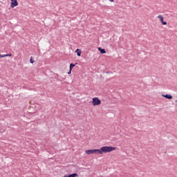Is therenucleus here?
I'll return each instance as SVG.
<instances>
[{
  "label": "nucleus",
  "mask_w": 177,
  "mask_h": 177,
  "mask_svg": "<svg viewBox=\"0 0 177 177\" xmlns=\"http://www.w3.org/2000/svg\"><path fill=\"white\" fill-rule=\"evenodd\" d=\"M101 153L99 154H103V153H110L111 151H114L115 150V147H102L99 149Z\"/></svg>",
  "instance_id": "f257e3e1"
},
{
  "label": "nucleus",
  "mask_w": 177,
  "mask_h": 177,
  "mask_svg": "<svg viewBox=\"0 0 177 177\" xmlns=\"http://www.w3.org/2000/svg\"><path fill=\"white\" fill-rule=\"evenodd\" d=\"M102 153L99 149H88L86 151V154H99Z\"/></svg>",
  "instance_id": "f03ea898"
},
{
  "label": "nucleus",
  "mask_w": 177,
  "mask_h": 177,
  "mask_svg": "<svg viewBox=\"0 0 177 177\" xmlns=\"http://www.w3.org/2000/svg\"><path fill=\"white\" fill-rule=\"evenodd\" d=\"M92 103H93V106H99V105L102 104V101L100 100H99V98H97V97H94V98H93Z\"/></svg>",
  "instance_id": "7ed1b4c3"
},
{
  "label": "nucleus",
  "mask_w": 177,
  "mask_h": 177,
  "mask_svg": "<svg viewBox=\"0 0 177 177\" xmlns=\"http://www.w3.org/2000/svg\"><path fill=\"white\" fill-rule=\"evenodd\" d=\"M158 19H159V20H160V22L162 23V24L163 26H167V21H164V17H162V15H158Z\"/></svg>",
  "instance_id": "20e7f679"
},
{
  "label": "nucleus",
  "mask_w": 177,
  "mask_h": 177,
  "mask_svg": "<svg viewBox=\"0 0 177 177\" xmlns=\"http://www.w3.org/2000/svg\"><path fill=\"white\" fill-rule=\"evenodd\" d=\"M11 1V8H15L19 5L17 0H10Z\"/></svg>",
  "instance_id": "39448f33"
},
{
  "label": "nucleus",
  "mask_w": 177,
  "mask_h": 177,
  "mask_svg": "<svg viewBox=\"0 0 177 177\" xmlns=\"http://www.w3.org/2000/svg\"><path fill=\"white\" fill-rule=\"evenodd\" d=\"M162 96L163 97H165L166 99H169V100H171V99H172V95H171L166 94V95H162Z\"/></svg>",
  "instance_id": "423d86ee"
},
{
  "label": "nucleus",
  "mask_w": 177,
  "mask_h": 177,
  "mask_svg": "<svg viewBox=\"0 0 177 177\" xmlns=\"http://www.w3.org/2000/svg\"><path fill=\"white\" fill-rule=\"evenodd\" d=\"M65 177H79L78 174L76 173L70 174L68 176H65Z\"/></svg>",
  "instance_id": "0eeeda50"
},
{
  "label": "nucleus",
  "mask_w": 177,
  "mask_h": 177,
  "mask_svg": "<svg viewBox=\"0 0 177 177\" xmlns=\"http://www.w3.org/2000/svg\"><path fill=\"white\" fill-rule=\"evenodd\" d=\"M98 50L100 52V53H102V54L106 53V50L100 47L98 48Z\"/></svg>",
  "instance_id": "6e6552de"
},
{
  "label": "nucleus",
  "mask_w": 177,
  "mask_h": 177,
  "mask_svg": "<svg viewBox=\"0 0 177 177\" xmlns=\"http://www.w3.org/2000/svg\"><path fill=\"white\" fill-rule=\"evenodd\" d=\"M75 53H77V56H81L82 51L80 49H77L75 50Z\"/></svg>",
  "instance_id": "1a4fd4ad"
},
{
  "label": "nucleus",
  "mask_w": 177,
  "mask_h": 177,
  "mask_svg": "<svg viewBox=\"0 0 177 177\" xmlns=\"http://www.w3.org/2000/svg\"><path fill=\"white\" fill-rule=\"evenodd\" d=\"M73 67H75V64H70V70H73Z\"/></svg>",
  "instance_id": "9d476101"
},
{
  "label": "nucleus",
  "mask_w": 177,
  "mask_h": 177,
  "mask_svg": "<svg viewBox=\"0 0 177 177\" xmlns=\"http://www.w3.org/2000/svg\"><path fill=\"white\" fill-rule=\"evenodd\" d=\"M0 57H8L6 55H0Z\"/></svg>",
  "instance_id": "9b49d317"
},
{
  "label": "nucleus",
  "mask_w": 177,
  "mask_h": 177,
  "mask_svg": "<svg viewBox=\"0 0 177 177\" xmlns=\"http://www.w3.org/2000/svg\"><path fill=\"white\" fill-rule=\"evenodd\" d=\"M30 63H32V64L34 63V60H32V57L30 58Z\"/></svg>",
  "instance_id": "f8f14e48"
},
{
  "label": "nucleus",
  "mask_w": 177,
  "mask_h": 177,
  "mask_svg": "<svg viewBox=\"0 0 177 177\" xmlns=\"http://www.w3.org/2000/svg\"><path fill=\"white\" fill-rule=\"evenodd\" d=\"M68 74H71V69L69 70V72H68Z\"/></svg>",
  "instance_id": "ddd939ff"
},
{
  "label": "nucleus",
  "mask_w": 177,
  "mask_h": 177,
  "mask_svg": "<svg viewBox=\"0 0 177 177\" xmlns=\"http://www.w3.org/2000/svg\"><path fill=\"white\" fill-rule=\"evenodd\" d=\"M6 55H7V57L8 56H12V54H6Z\"/></svg>",
  "instance_id": "4468645a"
},
{
  "label": "nucleus",
  "mask_w": 177,
  "mask_h": 177,
  "mask_svg": "<svg viewBox=\"0 0 177 177\" xmlns=\"http://www.w3.org/2000/svg\"><path fill=\"white\" fill-rule=\"evenodd\" d=\"M110 2H114V0H109Z\"/></svg>",
  "instance_id": "2eb2a0df"
},
{
  "label": "nucleus",
  "mask_w": 177,
  "mask_h": 177,
  "mask_svg": "<svg viewBox=\"0 0 177 177\" xmlns=\"http://www.w3.org/2000/svg\"><path fill=\"white\" fill-rule=\"evenodd\" d=\"M176 102H177V100Z\"/></svg>",
  "instance_id": "dca6fc26"
}]
</instances>
